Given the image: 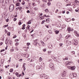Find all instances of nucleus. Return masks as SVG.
I'll return each instance as SVG.
<instances>
[{"mask_svg":"<svg viewBox=\"0 0 79 79\" xmlns=\"http://www.w3.org/2000/svg\"><path fill=\"white\" fill-rule=\"evenodd\" d=\"M14 9V5L13 4H11L9 7L10 11H12Z\"/></svg>","mask_w":79,"mask_h":79,"instance_id":"nucleus-1","label":"nucleus"},{"mask_svg":"<svg viewBox=\"0 0 79 79\" xmlns=\"http://www.w3.org/2000/svg\"><path fill=\"white\" fill-rule=\"evenodd\" d=\"M73 44L75 45H77V40H73Z\"/></svg>","mask_w":79,"mask_h":79,"instance_id":"nucleus-2","label":"nucleus"},{"mask_svg":"<svg viewBox=\"0 0 79 79\" xmlns=\"http://www.w3.org/2000/svg\"><path fill=\"white\" fill-rule=\"evenodd\" d=\"M10 39L9 38H7V39L6 40L5 43L6 44H9V43L10 41Z\"/></svg>","mask_w":79,"mask_h":79,"instance_id":"nucleus-3","label":"nucleus"},{"mask_svg":"<svg viewBox=\"0 0 79 79\" xmlns=\"http://www.w3.org/2000/svg\"><path fill=\"white\" fill-rule=\"evenodd\" d=\"M66 46H69V45L71 44V42L69 40H66Z\"/></svg>","mask_w":79,"mask_h":79,"instance_id":"nucleus-4","label":"nucleus"},{"mask_svg":"<svg viewBox=\"0 0 79 79\" xmlns=\"http://www.w3.org/2000/svg\"><path fill=\"white\" fill-rule=\"evenodd\" d=\"M50 37H48V36H46L44 38L43 40L44 42H47L48 39H49Z\"/></svg>","mask_w":79,"mask_h":79,"instance_id":"nucleus-5","label":"nucleus"},{"mask_svg":"<svg viewBox=\"0 0 79 79\" xmlns=\"http://www.w3.org/2000/svg\"><path fill=\"white\" fill-rule=\"evenodd\" d=\"M49 66L51 68H53V67H54V65H53V64L51 63L49 64Z\"/></svg>","mask_w":79,"mask_h":79,"instance_id":"nucleus-6","label":"nucleus"},{"mask_svg":"<svg viewBox=\"0 0 79 79\" xmlns=\"http://www.w3.org/2000/svg\"><path fill=\"white\" fill-rule=\"evenodd\" d=\"M74 33L75 34V35L77 36V37H79V34L76 31H74Z\"/></svg>","mask_w":79,"mask_h":79,"instance_id":"nucleus-7","label":"nucleus"},{"mask_svg":"<svg viewBox=\"0 0 79 79\" xmlns=\"http://www.w3.org/2000/svg\"><path fill=\"white\" fill-rule=\"evenodd\" d=\"M67 31H68L69 32V33L71 32V31H72V30H71V27H67Z\"/></svg>","mask_w":79,"mask_h":79,"instance_id":"nucleus-8","label":"nucleus"},{"mask_svg":"<svg viewBox=\"0 0 79 79\" xmlns=\"http://www.w3.org/2000/svg\"><path fill=\"white\" fill-rule=\"evenodd\" d=\"M65 20L67 22H69V21H71V19H65Z\"/></svg>","mask_w":79,"mask_h":79,"instance_id":"nucleus-9","label":"nucleus"},{"mask_svg":"<svg viewBox=\"0 0 79 79\" xmlns=\"http://www.w3.org/2000/svg\"><path fill=\"white\" fill-rule=\"evenodd\" d=\"M70 37H71V35H68L65 37V38L66 39H68V38H69Z\"/></svg>","mask_w":79,"mask_h":79,"instance_id":"nucleus-10","label":"nucleus"},{"mask_svg":"<svg viewBox=\"0 0 79 79\" xmlns=\"http://www.w3.org/2000/svg\"><path fill=\"white\" fill-rule=\"evenodd\" d=\"M71 63V62H70L69 61H66L65 62V64H66V65H67V64H69Z\"/></svg>","mask_w":79,"mask_h":79,"instance_id":"nucleus-11","label":"nucleus"},{"mask_svg":"<svg viewBox=\"0 0 79 79\" xmlns=\"http://www.w3.org/2000/svg\"><path fill=\"white\" fill-rule=\"evenodd\" d=\"M24 56L25 58H28V57H29V55L28 54H24Z\"/></svg>","mask_w":79,"mask_h":79,"instance_id":"nucleus-12","label":"nucleus"},{"mask_svg":"<svg viewBox=\"0 0 79 79\" xmlns=\"http://www.w3.org/2000/svg\"><path fill=\"white\" fill-rule=\"evenodd\" d=\"M59 59V58H58L57 57H54V60L55 61H57Z\"/></svg>","mask_w":79,"mask_h":79,"instance_id":"nucleus-13","label":"nucleus"},{"mask_svg":"<svg viewBox=\"0 0 79 79\" xmlns=\"http://www.w3.org/2000/svg\"><path fill=\"white\" fill-rule=\"evenodd\" d=\"M75 68H76V67L75 66L71 67V70H74Z\"/></svg>","mask_w":79,"mask_h":79,"instance_id":"nucleus-14","label":"nucleus"},{"mask_svg":"<svg viewBox=\"0 0 79 79\" xmlns=\"http://www.w3.org/2000/svg\"><path fill=\"white\" fill-rule=\"evenodd\" d=\"M40 42L42 45V46L43 47H44V45H45V44H44V42L43 41H40Z\"/></svg>","mask_w":79,"mask_h":79,"instance_id":"nucleus-15","label":"nucleus"},{"mask_svg":"<svg viewBox=\"0 0 79 79\" xmlns=\"http://www.w3.org/2000/svg\"><path fill=\"white\" fill-rule=\"evenodd\" d=\"M32 20H29L27 22V24H31V21Z\"/></svg>","mask_w":79,"mask_h":79,"instance_id":"nucleus-16","label":"nucleus"},{"mask_svg":"<svg viewBox=\"0 0 79 79\" xmlns=\"http://www.w3.org/2000/svg\"><path fill=\"white\" fill-rule=\"evenodd\" d=\"M41 66V68L43 67V69H44V67H45V64H44V63H42Z\"/></svg>","mask_w":79,"mask_h":79,"instance_id":"nucleus-17","label":"nucleus"},{"mask_svg":"<svg viewBox=\"0 0 79 79\" xmlns=\"http://www.w3.org/2000/svg\"><path fill=\"white\" fill-rule=\"evenodd\" d=\"M49 77L48 76V75H45L44 76V78L45 79H48L49 78Z\"/></svg>","mask_w":79,"mask_h":79,"instance_id":"nucleus-18","label":"nucleus"},{"mask_svg":"<svg viewBox=\"0 0 79 79\" xmlns=\"http://www.w3.org/2000/svg\"><path fill=\"white\" fill-rule=\"evenodd\" d=\"M20 5H21V4L20 3H17L16 4V6H19Z\"/></svg>","mask_w":79,"mask_h":79,"instance_id":"nucleus-19","label":"nucleus"},{"mask_svg":"<svg viewBox=\"0 0 79 79\" xmlns=\"http://www.w3.org/2000/svg\"><path fill=\"white\" fill-rule=\"evenodd\" d=\"M73 77V74H70V75L69 76V77H70V78H71V79H73V78H74V77Z\"/></svg>","mask_w":79,"mask_h":79,"instance_id":"nucleus-20","label":"nucleus"},{"mask_svg":"<svg viewBox=\"0 0 79 79\" xmlns=\"http://www.w3.org/2000/svg\"><path fill=\"white\" fill-rule=\"evenodd\" d=\"M71 55H74L75 54V52L73 51L71 52Z\"/></svg>","mask_w":79,"mask_h":79,"instance_id":"nucleus-21","label":"nucleus"},{"mask_svg":"<svg viewBox=\"0 0 79 79\" xmlns=\"http://www.w3.org/2000/svg\"><path fill=\"white\" fill-rule=\"evenodd\" d=\"M66 27V25H63L62 27L63 28V29H64V28H65Z\"/></svg>","mask_w":79,"mask_h":79,"instance_id":"nucleus-22","label":"nucleus"},{"mask_svg":"<svg viewBox=\"0 0 79 79\" xmlns=\"http://www.w3.org/2000/svg\"><path fill=\"white\" fill-rule=\"evenodd\" d=\"M9 44L10 45H12V44H13V43L12 42V41L11 40H10V41L9 42Z\"/></svg>","mask_w":79,"mask_h":79,"instance_id":"nucleus-23","label":"nucleus"},{"mask_svg":"<svg viewBox=\"0 0 79 79\" xmlns=\"http://www.w3.org/2000/svg\"><path fill=\"white\" fill-rule=\"evenodd\" d=\"M52 53V51H48V55H50V54H51V53Z\"/></svg>","mask_w":79,"mask_h":79,"instance_id":"nucleus-24","label":"nucleus"},{"mask_svg":"<svg viewBox=\"0 0 79 79\" xmlns=\"http://www.w3.org/2000/svg\"><path fill=\"white\" fill-rule=\"evenodd\" d=\"M46 21L48 23H49L50 21V19H46Z\"/></svg>","mask_w":79,"mask_h":79,"instance_id":"nucleus-25","label":"nucleus"},{"mask_svg":"<svg viewBox=\"0 0 79 79\" xmlns=\"http://www.w3.org/2000/svg\"><path fill=\"white\" fill-rule=\"evenodd\" d=\"M55 32L56 34H58V33H59V31L58 30H56L55 31Z\"/></svg>","mask_w":79,"mask_h":79,"instance_id":"nucleus-26","label":"nucleus"},{"mask_svg":"<svg viewBox=\"0 0 79 79\" xmlns=\"http://www.w3.org/2000/svg\"><path fill=\"white\" fill-rule=\"evenodd\" d=\"M61 76H62V77H65V76H66V74L62 73L61 74Z\"/></svg>","mask_w":79,"mask_h":79,"instance_id":"nucleus-27","label":"nucleus"},{"mask_svg":"<svg viewBox=\"0 0 79 79\" xmlns=\"http://www.w3.org/2000/svg\"><path fill=\"white\" fill-rule=\"evenodd\" d=\"M57 62L58 63H61V60H60L59 59L58 60H57Z\"/></svg>","mask_w":79,"mask_h":79,"instance_id":"nucleus-28","label":"nucleus"},{"mask_svg":"<svg viewBox=\"0 0 79 79\" xmlns=\"http://www.w3.org/2000/svg\"><path fill=\"white\" fill-rule=\"evenodd\" d=\"M5 60L4 59H2L1 60V62L2 64H3V62H4Z\"/></svg>","mask_w":79,"mask_h":79,"instance_id":"nucleus-29","label":"nucleus"},{"mask_svg":"<svg viewBox=\"0 0 79 79\" xmlns=\"http://www.w3.org/2000/svg\"><path fill=\"white\" fill-rule=\"evenodd\" d=\"M37 40H38L37 39H36L35 40H34V41H33V43H37Z\"/></svg>","mask_w":79,"mask_h":79,"instance_id":"nucleus-30","label":"nucleus"},{"mask_svg":"<svg viewBox=\"0 0 79 79\" xmlns=\"http://www.w3.org/2000/svg\"><path fill=\"white\" fill-rule=\"evenodd\" d=\"M44 19V16H42L40 18V20H42V19Z\"/></svg>","mask_w":79,"mask_h":79,"instance_id":"nucleus-31","label":"nucleus"},{"mask_svg":"<svg viewBox=\"0 0 79 79\" xmlns=\"http://www.w3.org/2000/svg\"><path fill=\"white\" fill-rule=\"evenodd\" d=\"M34 10H35V11H37V10H38V8L37 7H35L34 8Z\"/></svg>","mask_w":79,"mask_h":79,"instance_id":"nucleus-32","label":"nucleus"},{"mask_svg":"<svg viewBox=\"0 0 79 79\" xmlns=\"http://www.w3.org/2000/svg\"><path fill=\"white\" fill-rule=\"evenodd\" d=\"M73 77H76L77 76V74L76 73H73Z\"/></svg>","mask_w":79,"mask_h":79,"instance_id":"nucleus-33","label":"nucleus"},{"mask_svg":"<svg viewBox=\"0 0 79 79\" xmlns=\"http://www.w3.org/2000/svg\"><path fill=\"white\" fill-rule=\"evenodd\" d=\"M48 32H49V34H52V31L51 30H49L48 31Z\"/></svg>","mask_w":79,"mask_h":79,"instance_id":"nucleus-34","label":"nucleus"},{"mask_svg":"<svg viewBox=\"0 0 79 79\" xmlns=\"http://www.w3.org/2000/svg\"><path fill=\"white\" fill-rule=\"evenodd\" d=\"M67 68L68 69H71V66H68L67 67Z\"/></svg>","mask_w":79,"mask_h":79,"instance_id":"nucleus-35","label":"nucleus"},{"mask_svg":"<svg viewBox=\"0 0 79 79\" xmlns=\"http://www.w3.org/2000/svg\"><path fill=\"white\" fill-rule=\"evenodd\" d=\"M15 75L17 76L18 77H19V73H15Z\"/></svg>","mask_w":79,"mask_h":79,"instance_id":"nucleus-36","label":"nucleus"},{"mask_svg":"<svg viewBox=\"0 0 79 79\" xmlns=\"http://www.w3.org/2000/svg\"><path fill=\"white\" fill-rule=\"evenodd\" d=\"M57 40H58V41H60V40H61V38H57Z\"/></svg>","mask_w":79,"mask_h":79,"instance_id":"nucleus-37","label":"nucleus"},{"mask_svg":"<svg viewBox=\"0 0 79 79\" xmlns=\"http://www.w3.org/2000/svg\"><path fill=\"white\" fill-rule=\"evenodd\" d=\"M46 50H47V49H46V48H45L43 49V52H45Z\"/></svg>","mask_w":79,"mask_h":79,"instance_id":"nucleus-38","label":"nucleus"},{"mask_svg":"<svg viewBox=\"0 0 79 79\" xmlns=\"http://www.w3.org/2000/svg\"><path fill=\"white\" fill-rule=\"evenodd\" d=\"M13 69H11L10 70V73H11V72H13Z\"/></svg>","mask_w":79,"mask_h":79,"instance_id":"nucleus-39","label":"nucleus"},{"mask_svg":"<svg viewBox=\"0 0 79 79\" xmlns=\"http://www.w3.org/2000/svg\"><path fill=\"white\" fill-rule=\"evenodd\" d=\"M62 74H66V71H65V70H64Z\"/></svg>","mask_w":79,"mask_h":79,"instance_id":"nucleus-40","label":"nucleus"},{"mask_svg":"<svg viewBox=\"0 0 79 79\" xmlns=\"http://www.w3.org/2000/svg\"><path fill=\"white\" fill-rule=\"evenodd\" d=\"M19 9L20 10H21V9H22V7L21 6H19V7H18Z\"/></svg>","mask_w":79,"mask_h":79,"instance_id":"nucleus-41","label":"nucleus"},{"mask_svg":"<svg viewBox=\"0 0 79 79\" xmlns=\"http://www.w3.org/2000/svg\"><path fill=\"white\" fill-rule=\"evenodd\" d=\"M37 69H40V66H36Z\"/></svg>","mask_w":79,"mask_h":79,"instance_id":"nucleus-42","label":"nucleus"},{"mask_svg":"<svg viewBox=\"0 0 79 79\" xmlns=\"http://www.w3.org/2000/svg\"><path fill=\"white\" fill-rule=\"evenodd\" d=\"M19 45V43L16 42L15 44V46H18Z\"/></svg>","mask_w":79,"mask_h":79,"instance_id":"nucleus-43","label":"nucleus"},{"mask_svg":"<svg viewBox=\"0 0 79 79\" xmlns=\"http://www.w3.org/2000/svg\"><path fill=\"white\" fill-rule=\"evenodd\" d=\"M36 45H39V46H40V47L41 46V45L40 44H39V43L37 42L36 43Z\"/></svg>","mask_w":79,"mask_h":79,"instance_id":"nucleus-44","label":"nucleus"},{"mask_svg":"<svg viewBox=\"0 0 79 79\" xmlns=\"http://www.w3.org/2000/svg\"><path fill=\"white\" fill-rule=\"evenodd\" d=\"M51 5V3L49 2H48V6H50Z\"/></svg>","mask_w":79,"mask_h":79,"instance_id":"nucleus-45","label":"nucleus"},{"mask_svg":"<svg viewBox=\"0 0 79 79\" xmlns=\"http://www.w3.org/2000/svg\"><path fill=\"white\" fill-rule=\"evenodd\" d=\"M45 20H43V21H42V22H41L42 24H44V23H45Z\"/></svg>","mask_w":79,"mask_h":79,"instance_id":"nucleus-46","label":"nucleus"},{"mask_svg":"<svg viewBox=\"0 0 79 79\" xmlns=\"http://www.w3.org/2000/svg\"><path fill=\"white\" fill-rule=\"evenodd\" d=\"M63 45V44L62 43H60L59 44V45L60 47H62Z\"/></svg>","mask_w":79,"mask_h":79,"instance_id":"nucleus-47","label":"nucleus"},{"mask_svg":"<svg viewBox=\"0 0 79 79\" xmlns=\"http://www.w3.org/2000/svg\"><path fill=\"white\" fill-rule=\"evenodd\" d=\"M40 61H42V57H40L39 58Z\"/></svg>","mask_w":79,"mask_h":79,"instance_id":"nucleus-48","label":"nucleus"},{"mask_svg":"<svg viewBox=\"0 0 79 79\" xmlns=\"http://www.w3.org/2000/svg\"><path fill=\"white\" fill-rule=\"evenodd\" d=\"M77 0H75V1L74 4H77Z\"/></svg>","mask_w":79,"mask_h":79,"instance_id":"nucleus-49","label":"nucleus"},{"mask_svg":"<svg viewBox=\"0 0 79 79\" xmlns=\"http://www.w3.org/2000/svg\"><path fill=\"white\" fill-rule=\"evenodd\" d=\"M48 61L50 63H52V59H49L48 60Z\"/></svg>","mask_w":79,"mask_h":79,"instance_id":"nucleus-50","label":"nucleus"},{"mask_svg":"<svg viewBox=\"0 0 79 79\" xmlns=\"http://www.w3.org/2000/svg\"><path fill=\"white\" fill-rule=\"evenodd\" d=\"M5 31V32L6 33H6H7V32H8V31H7V30H6V29H5L4 30Z\"/></svg>","mask_w":79,"mask_h":79,"instance_id":"nucleus-51","label":"nucleus"},{"mask_svg":"<svg viewBox=\"0 0 79 79\" xmlns=\"http://www.w3.org/2000/svg\"><path fill=\"white\" fill-rule=\"evenodd\" d=\"M7 35H9V36H10V32H8L7 33Z\"/></svg>","mask_w":79,"mask_h":79,"instance_id":"nucleus-52","label":"nucleus"},{"mask_svg":"<svg viewBox=\"0 0 79 79\" xmlns=\"http://www.w3.org/2000/svg\"><path fill=\"white\" fill-rule=\"evenodd\" d=\"M22 5H24V4H25V2L24 1H23L22 3Z\"/></svg>","mask_w":79,"mask_h":79,"instance_id":"nucleus-53","label":"nucleus"},{"mask_svg":"<svg viewBox=\"0 0 79 79\" xmlns=\"http://www.w3.org/2000/svg\"><path fill=\"white\" fill-rule=\"evenodd\" d=\"M5 3L6 4H7V3H8V0H6V1H5Z\"/></svg>","mask_w":79,"mask_h":79,"instance_id":"nucleus-54","label":"nucleus"},{"mask_svg":"<svg viewBox=\"0 0 79 79\" xmlns=\"http://www.w3.org/2000/svg\"><path fill=\"white\" fill-rule=\"evenodd\" d=\"M65 60H68V57H66V58H64Z\"/></svg>","mask_w":79,"mask_h":79,"instance_id":"nucleus-55","label":"nucleus"},{"mask_svg":"<svg viewBox=\"0 0 79 79\" xmlns=\"http://www.w3.org/2000/svg\"><path fill=\"white\" fill-rule=\"evenodd\" d=\"M44 75H43V74H42L40 75V77H44Z\"/></svg>","mask_w":79,"mask_h":79,"instance_id":"nucleus-56","label":"nucleus"},{"mask_svg":"<svg viewBox=\"0 0 79 79\" xmlns=\"http://www.w3.org/2000/svg\"><path fill=\"white\" fill-rule=\"evenodd\" d=\"M0 3H3V0H0Z\"/></svg>","mask_w":79,"mask_h":79,"instance_id":"nucleus-57","label":"nucleus"},{"mask_svg":"<svg viewBox=\"0 0 79 79\" xmlns=\"http://www.w3.org/2000/svg\"><path fill=\"white\" fill-rule=\"evenodd\" d=\"M27 29L28 30H29V28L30 27V26H29V25H28L27 26Z\"/></svg>","mask_w":79,"mask_h":79,"instance_id":"nucleus-58","label":"nucleus"},{"mask_svg":"<svg viewBox=\"0 0 79 79\" xmlns=\"http://www.w3.org/2000/svg\"><path fill=\"white\" fill-rule=\"evenodd\" d=\"M17 20V19H16V18H14V21H16Z\"/></svg>","mask_w":79,"mask_h":79,"instance_id":"nucleus-59","label":"nucleus"},{"mask_svg":"<svg viewBox=\"0 0 79 79\" xmlns=\"http://www.w3.org/2000/svg\"><path fill=\"white\" fill-rule=\"evenodd\" d=\"M8 25H6L4 26L3 27H4L5 28L6 27H8Z\"/></svg>","mask_w":79,"mask_h":79,"instance_id":"nucleus-60","label":"nucleus"},{"mask_svg":"<svg viewBox=\"0 0 79 79\" xmlns=\"http://www.w3.org/2000/svg\"><path fill=\"white\" fill-rule=\"evenodd\" d=\"M30 45V43H28L27 44V46H29Z\"/></svg>","mask_w":79,"mask_h":79,"instance_id":"nucleus-61","label":"nucleus"},{"mask_svg":"<svg viewBox=\"0 0 79 79\" xmlns=\"http://www.w3.org/2000/svg\"><path fill=\"white\" fill-rule=\"evenodd\" d=\"M45 11L46 12H48V9H46L45 10Z\"/></svg>","mask_w":79,"mask_h":79,"instance_id":"nucleus-62","label":"nucleus"},{"mask_svg":"<svg viewBox=\"0 0 79 79\" xmlns=\"http://www.w3.org/2000/svg\"><path fill=\"white\" fill-rule=\"evenodd\" d=\"M6 22H8V21H9V19H6Z\"/></svg>","mask_w":79,"mask_h":79,"instance_id":"nucleus-63","label":"nucleus"},{"mask_svg":"<svg viewBox=\"0 0 79 79\" xmlns=\"http://www.w3.org/2000/svg\"><path fill=\"white\" fill-rule=\"evenodd\" d=\"M22 23H21V22H19V25H21Z\"/></svg>","mask_w":79,"mask_h":79,"instance_id":"nucleus-64","label":"nucleus"}]
</instances>
